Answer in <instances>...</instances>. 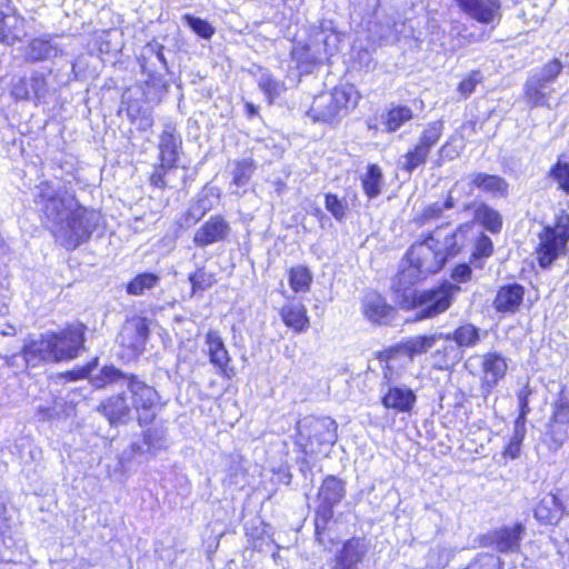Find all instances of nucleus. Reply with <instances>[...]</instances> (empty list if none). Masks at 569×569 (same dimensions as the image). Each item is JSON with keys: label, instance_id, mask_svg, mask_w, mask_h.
<instances>
[{"label": "nucleus", "instance_id": "1", "mask_svg": "<svg viewBox=\"0 0 569 569\" xmlns=\"http://www.w3.org/2000/svg\"><path fill=\"white\" fill-rule=\"evenodd\" d=\"M37 204L44 226L66 249L87 242L101 222L99 211L81 206L73 189L46 181L36 188Z\"/></svg>", "mask_w": 569, "mask_h": 569}, {"label": "nucleus", "instance_id": "2", "mask_svg": "<svg viewBox=\"0 0 569 569\" xmlns=\"http://www.w3.org/2000/svg\"><path fill=\"white\" fill-rule=\"evenodd\" d=\"M91 382L96 388H103L111 383L126 387V396L140 425L151 423L161 408L160 396L153 387L136 375L124 373L113 366L103 367L98 375L91 377Z\"/></svg>", "mask_w": 569, "mask_h": 569}, {"label": "nucleus", "instance_id": "3", "mask_svg": "<svg viewBox=\"0 0 569 569\" xmlns=\"http://www.w3.org/2000/svg\"><path fill=\"white\" fill-rule=\"evenodd\" d=\"M439 231H431L422 241L413 243L407 252L408 266L392 280V290L399 295L431 273L440 271L446 262L437 247Z\"/></svg>", "mask_w": 569, "mask_h": 569}, {"label": "nucleus", "instance_id": "4", "mask_svg": "<svg viewBox=\"0 0 569 569\" xmlns=\"http://www.w3.org/2000/svg\"><path fill=\"white\" fill-rule=\"evenodd\" d=\"M460 291V286L451 281H443L420 292L412 291L410 287L399 292L402 298L399 303L403 309L415 310L416 321L433 319L451 307Z\"/></svg>", "mask_w": 569, "mask_h": 569}, {"label": "nucleus", "instance_id": "5", "mask_svg": "<svg viewBox=\"0 0 569 569\" xmlns=\"http://www.w3.org/2000/svg\"><path fill=\"white\" fill-rule=\"evenodd\" d=\"M358 101V92L352 86H339L332 91L315 97L308 116L315 121L338 122L346 117Z\"/></svg>", "mask_w": 569, "mask_h": 569}, {"label": "nucleus", "instance_id": "6", "mask_svg": "<svg viewBox=\"0 0 569 569\" xmlns=\"http://www.w3.org/2000/svg\"><path fill=\"white\" fill-rule=\"evenodd\" d=\"M296 443L306 455L319 453L337 441V423L329 417H306L298 421Z\"/></svg>", "mask_w": 569, "mask_h": 569}, {"label": "nucleus", "instance_id": "7", "mask_svg": "<svg viewBox=\"0 0 569 569\" xmlns=\"http://www.w3.org/2000/svg\"><path fill=\"white\" fill-rule=\"evenodd\" d=\"M562 62L555 58L533 71L523 86V101L530 108L548 107L549 98L555 92L553 83L561 74Z\"/></svg>", "mask_w": 569, "mask_h": 569}, {"label": "nucleus", "instance_id": "8", "mask_svg": "<svg viewBox=\"0 0 569 569\" xmlns=\"http://www.w3.org/2000/svg\"><path fill=\"white\" fill-rule=\"evenodd\" d=\"M346 496L345 482L335 477L328 476L321 483L317 496V510L315 518L316 539L325 545V532L333 518V508L340 503Z\"/></svg>", "mask_w": 569, "mask_h": 569}, {"label": "nucleus", "instance_id": "9", "mask_svg": "<svg viewBox=\"0 0 569 569\" xmlns=\"http://www.w3.org/2000/svg\"><path fill=\"white\" fill-rule=\"evenodd\" d=\"M569 240V217L561 216L553 227H547L540 234L537 249L539 264L546 268L552 263Z\"/></svg>", "mask_w": 569, "mask_h": 569}, {"label": "nucleus", "instance_id": "10", "mask_svg": "<svg viewBox=\"0 0 569 569\" xmlns=\"http://www.w3.org/2000/svg\"><path fill=\"white\" fill-rule=\"evenodd\" d=\"M442 131L443 122L441 120L430 122L423 129L417 144L402 157L400 168L411 173L416 168L423 164L428 159L431 148L441 138Z\"/></svg>", "mask_w": 569, "mask_h": 569}, {"label": "nucleus", "instance_id": "11", "mask_svg": "<svg viewBox=\"0 0 569 569\" xmlns=\"http://www.w3.org/2000/svg\"><path fill=\"white\" fill-rule=\"evenodd\" d=\"M84 330L82 323L69 325L59 332H48L49 340H52V351L56 362L74 359L79 351L84 348Z\"/></svg>", "mask_w": 569, "mask_h": 569}, {"label": "nucleus", "instance_id": "12", "mask_svg": "<svg viewBox=\"0 0 569 569\" xmlns=\"http://www.w3.org/2000/svg\"><path fill=\"white\" fill-rule=\"evenodd\" d=\"M163 50V44L152 40L142 47L138 57L142 73L147 74L153 83L161 82L163 77L169 73Z\"/></svg>", "mask_w": 569, "mask_h": 569}, {"label": "nucleus", "instance_id": "13", "mask_svg": "<svg viewBox=\"0 0 569 569\" xmlns=\"http://www.w3.org/2000/svg\"><path fill=\"white\" fill-rule=\"evenodd\" d=\"M330 38L331 36L320 31L317 33V43H296L291 57L297 67L303 72H310L315 66L322 63L328 54L327 46Z\"/></svg>", "mask_w": 569, "mask_h": 569}, {"label": "nucleus", "instance_id": "14", "mask_svg": "<svg viewBox=\"0 0 569 569\" xmlns=\"http://www.w3.org/2000/svg\"><path fill=\"white\" fill-rule=\"evenodd\" d=\"M368 545L363 539L351 538L337 550L331 569H363Z\"/></svg>", "mask_w": 569, "mask_h": 569}, {"label": "nucleus", "instance_id": "15", "mask_svg": "<svg viewBox=\"0 0 569 569\" xmlns=\"http://www.w3.org/2000/svg\"><path fill=\"white\" fill-rule=\"evenodd\" d=\"M361 312L370 323L378 326H387L396 317V309L377 291H369L362 297Z\"/></svg>", "mask_w": 569, "mask_h": 569}, {"label": "nucleus", "instance_id": "16", "mask_svg": "<svg viewBox=\"0 0 569 569\" xmlns=\"http://www.w3.org/2000/svg\"><path fill=\"white\" fill-rule=\"evenodd\" d=\"M230 231L229 222L222 216L214 214L196 230L192 242L199 248H204L226 241Z\"/></svg>", "mask_w": 569, "mask_h": 569}, {"label": "nucleus", "instance_id": "17", "mask_svg": "<svg viewBox=\"0 0 569 569\" xmlns=\"http://www.w3.org/2000/svg\"><path fill=\"white\" fill-rule=\"evenodd\" d=\"M473 226L471 222L459 224L453 231L443 234L441 228H436L433 231H439L437 247L439 252L445 256V262L450 258L456 257L468 243V236L472 231Z\"/></svg>", "mask_w": 569, "mask_h": 569}, {"label": "nucleus", "instance_id": "18", "mask_svg": "<svg viewBox=\"0 0 569 569\" xmlns=\"http://www.w3.org/2000/svg\"><path fill=\"white\" fill-rule=\"evenodd\" d=\"M508 369L505 357L497 352H488L482 357L481 361V391L489 395L498 382L506 376Z\"/></svg>", "mask_w": 569, "mask_h": 569}, {"label": "nucleus", "instance_id": "19", "mask_svg": "<svg viewBox=\"0 0 569 569\" xmlns=\"http://www.w3.org/2000/svg\"><path fill=\"white\" fill-rule=\"evenodd\" d=\"M181 144L182 139L176 124L172 122L164 123L158 146L160 161H162L163 166H168L169 168L176 167Z\"/></svg>", "mask_w": 569, "mask_h": 569}, {"label": "nucleus", "instance_id": "20", "mask_svg": "<svg viewBox=\"0 0 569 569\" xmlns=\"http://www.w3.org/2000/svg\"><path fill=\"white\" fill-rule=\"evenodd\" d=\"M149 323L147 318L133 317L126 321L119 335L121 345L133 351H142L149 338Z\"/></svg>", "mask_w": 569, "mask_h": 569}, {"label": "nucleus", "instance_id": "21", "mask_svg": "<svg viewBox=\"0 0 569 569\" xmlns=\"http://www.w3.org/2000/svg\"><path fill=\"white\" fill-rule=\"evenodd\" d=\"M525 292V287L519 283L501 286L496 293L492 307L499 313L513 315L519 311Z\"/></svg>", "mask_w": 569, "mask_h": 569}, {"label": "nucleus", "instance_id": "22", "mask_svg": "<svg viewBox=\"0 0 569 569\" xmlns=\"http://www.w3.org/2000/svg\"><path fill=\"white\" fill-rule=\"evenodd\" d=\"M63 53L62 47L48 34L30 40L23 51L26 61L39 62L57 58Z\"/></svg>", "mask_w": 569, "mask_h": 569}, {"label": "nucleus", "instance_id": "23", "mask_svg": "<svg viewBox=\"0 0 569 569\" xmlns=\"http://www.w3.org/2000/svg\"><path fill=\"white\" fill-rule=\"evenodd\" d=\"M52 340H49L48 332L39 339L31 340L24 345L21 353L27 366L36 367L41 362H56L54 352L52 351Z\"/></svg>", "mask_w": 569, "mask_h": 569}, {"label": "nucleus", "instance_id": "24", "mask_svg": "<svg viewBox=\"0 0 569 569\" xmlns=\"http://www.w3.org/2000/svg\"><path fill=\"white\" fill-rule=\"evenodd\" d=\"M463 210H472L473 219L491 233H499L503 219L501 213L483 201H472L463 204Z\"/></svg>", "mask_w": 569, "mask_h": 569}, {"label": "nucleus", "instance_id": "25", "mask_svg": "<svg viewBox=\"0 0 569 569\" xmlns=\"http://www.w3.org/2000/svg\"><path fill=\"white\" fill-rule=\"evenodd\" d=\"M416 401V393L407 386H389L381 399L383 407L397 412H410Z\"/></svg>", "mask_w": 569, "mask_h": 569}, {"label": "nucleus", "instance_id": "26", "mask_svg": "<svg viewBox=\"0 0 569 569\" xmlns=\"http://www.w3.org/2000/svg\"><path fill=\"white\" fill-rule=\"evenodd\" d=\"M131 410L124 391L103 400L98 407V411H100L111 425L124 423L130 418Z\"/></svg>", "mask_w": 569, "mask_h": 569}, {"label": "nucleus", "instance_id": "27", "mask_svg": "<svg viewBox=\"0 0 569 569\" xmlns=\"http://www.w3.org/2000/svg\"><path fill=\"white\" fill-rule=\"evenodd\" d=\"M471 183H473L479 191L488 193L493 198H507L509 196V182L497 174L473 171L471 172Z\"/></svg>", "mask_w": 569, "mask_h": 569}, {"label": "nucleus", "instance_id": "28", "mask_svg": "<svg viewBox=\"0 0 569 569\" xmlns=\"http://www.w3.org/2000/svg\"><path fill=\"white\" fill-rule=\"evenodd\" d=\"M523 533L525 527L521 523L501 528L491 535V545L500 552L518 551Z\"/></svg>", "mask_w": 569, "mask_h": 569}, {"label": "nucleus", "instance_id": "29", "mask_svg": "<svg viewBox=\"0 0 569 569\" xmlns=\"http://www.w3.org/2000/svg\"><path fill=\"white\" fill-rule=\"evenodd\" d=\"M563 513V507L556 495L547 493L535 509V518L542 525L557 523Z\"/></svg>", "mask_w": 569, "mask_h": 569}, {"label": "nucleus", "instance_id": "30", "mask_svg": "<svg viewBox=\"0 0 569 569\" xmlns=\"http://www.w3.org/2000/svg\"><path fill=\"white\" fill-rule=\"evenodd\" d=\"M280 317L284 325L297 333L306 331L310 325L307 309L300 302H289L284 305L280 309Z\"/></svg>", "mask_w": 569, "mask_h": 569}, {"label": "nucleus", "instance_id": "31", "mask_svg": "<svg viewBox=\"0 0 569 569\" xmlns=\"http://www.w3.org/2000/svg\"><path fill=\"white\" fill-rule=\"evenodd\" d=\"M206 345L210 362L219 370L224 371L230 357L220 335L217 331L209 330L206 335Z\"/></svg>", "mask_w": 569, "mask_h": 569}, {"label": "nucleus", "instance_id": "32", "mask_svg": "<svg viewBox=\"0 0 569 569\" xmlns=\"http://www.w3.org/2000/svg\"><path fill=\"white\" fill-rule=\"evenodd\" d=\"M439 338L447 341H455L458 349L471 348L480 341V330L472 323H463L453 332H439Z\"/></svg>", "mask_w": 569, "mask_h": 569}, {"label": "nucleus", "instance_id": "33", "mask_svg": "<svg viewBox=\"0 0 569 569\" xmlns=\"http://www.w3.org/2000/svg\"><path fill=\"white\" fill-rule=\"evenodd\" d=\"M256 163L252 159H242L233 162L232 180L230 182L231 192L241 194L244 192L253 172Z\"/></svg>", "mask_w": 569, "mask_h": 569}, {"label": "nucleus", "instance_id": "34", "mask_svg": "<svg viewBox=\"0 0 569 569\" xmlns=\"http://www.w3.org/2000/svg\"><path fill=\"white\" fill-rule=\"evenodd\" d=\"M439 333L430 336H415L403 340L399 348L408 357L413 358L418 355L428 352L437 342Z\"/></svg>", "mask_w": 569, "mask_h": 569}, {"label": "nucleus", "instance_id": "35", "mask_svg": "<svg viewBox=\"0 0 569 569\" xmlns=\"http://www.w3.org/2000/svg\"><path fill=\"white\" fill-rule=\"evenodd\" d=\"M22 22L16 16H6L0 12V42L14 44L22 38Z\"/></svg>", "mask_w": 569, "mask_h": 569}, {"label": "nucleus", "instance_id": "36", "mask_svg": "<svg viewBox=\"0 0 569 569\" xmlns=\"http://www.w3.org/2000/svg\"><path fill=\"white\" fill-rule=\"evenodd\" d=\"M458 202V197H453L452 194H447V198L443 202H432L423 208L421 213L417 218V222L420 224H425L429 220L438 219L442 216L445 210H449L456 207Z\"/></svg>", "mask_w": 569, "mask_h": 569}, {"label": "nucleus", "instance_id": "37", "mask_svg": "<svg viewBox=\"0 0 569 569\" xmlns=\"http://www.w3.org/2000/svg\"><path fill=\"white\" fill-rule=\"evenodd\" d=\"M247 536L252 542L253 549L263 551L264 547H270L273 542L270 535V527L258 520L257 525L246 528Z\"/></svg>", "mask_w": 569, "mask_h": 569}, {"label": "nucleus", "instance_id": "38", "mask_svg": "<svg viewBox=\"0 0 569 569\" xmlns=\"http://www.w3.org/2000/svg\"><path fill=\"white\" fill-rule=\"evenodd\" d=\"M361 183L365 193L370 198H376L381 192L382 172L378 164H370L367 172L361 177Z\"/></svg>", "mask_w": 569, "mask_h": 569}, {"label": "nucleus", "instance_id": "39", "mask_svg": "<svg viewBox=\"0 0 569 569\" xmlns=\"http://www.w3.org/2000/svg\"><path fill=\"white\" fill-rule=\"evenodd\" d=\"M258 86L266 94L268 102L271 104L273 100L279 97L284 90V83L278 79H276L269 71L262 70L259 79Z\"/></svg>", "mask_w": 569, "mask_h": 569}, {"label": "nucleus", "instance_id": "40", "mask_svg": "<svg viewBox=\"0 0 569 569\" xmlns=\"http://www.w3.org/2000/svg\"><path fill=\"white\" fill-rule=\"evenodd\" d=\"M159 281L160 278L156 273H140L128 283L127 292L132 296H141L158 286Z\"/></svg>", "mask_w": 569, "mask_h": 569}, {"label": "nucleus", "instance_id": "41", "mask_svg": "<svg viewBox=\"0 0 569 569\" xmlns=\"http://www.w3.org/2000/svg\"><path fill=\"white\" fill-rule=\"evenodd\" d=\"M412 110L406 106H398L388 111L385 117V126L388 131L398 130L403 123L412 119Z\"/></svg>", "mask_w": 569, "mask_h": 569}, {"label": "nucleus", "instance_id": "42", "mask_svg": "<svg viewBox=\"0 0 569 569\" xmlns=\"http://www.w3.org/2000/svg\"><path fill=\"white\" fill-rule=\"evenodd\" d=\"M311 281L312 276L308 268L298 266L290 270L289 283L295 292L309 290Z\"/></svg>", "mask_w": 569, "mask_h": 569}, {"label": "nucleus", "instance_id": "43", "mask_svg": "<svg viewBox=\"0 0 569 569\" xmlns=\"http://www.w3.org/2000/svg\"><path fill=\"white\" fill-rule=\"evenodd\" d=\"M547 437L549 438L548 446L550 450H559L568 438V425L560 422L549 421Z\"/></svg>", "mask_w": 569, "mask_h": 569}, {"label": "nucleus", "instance_id": "44", "mask_svg": "<svg viewBox=\"0 0 569 569\" xmlns=\"http://www.w3.org/2000/svg\"><path fill=\"white\" fill-rule=\"evenodd\" d=\"M550 420L560 422L562 425H569V395L562 388L556 401L553 402V411Z\"/></svg>", "mask_w": 569, "mask_h": 569}, {"label": "nucleus", "instance_id": "45", "mask_svg": "<svg viewBox=\"0 0 569 569\" xmlns=\"http://www.w3.org/2000/svg\"><path fill=\"white\" fill-rule=\"evenodd\" d=\"M449 36L456 41L455 47L457 48H461L477 41V37L473 33L468 32L467 27L459 21L451 22Z\"/></svg>", "mask_w": 569, "mask_h": 569}, {"label": "nucleus", "instance_id": "46", "mask_svg": "<svg viewBox=\"0 0 569 569\" xmlns=\"http://www.w3.org/2000/svg\"><path fill=\"white\" fill-rule=\"evenodd\" d=\"M325 208L336 220L342 221L347 216L348 204L343 199H339L336 194L327 193L325 196Z\"/></svg>", "mask_w": 569, "mask_h": 569}, {"label": "nucleus", "instance_id": "47", "mask_svg": "<svg viewBox=\"0 0 569 569\" xmlns=\"http://www.w3.org/2000/svg\"><path fill=\"white\" fill-rule=\"evenodd\" d=\"M189 281L192 287V291H206L210 289L216 282L213 273L207 272L204 269H198L194 273L189 276Z\"/></svg>", "mask_w": 569, "mask_h": 569}, {"label": "nucleus", "instance_id": "48", "mask_svg": "<svg viewBox=\"0 0 569 569\" xmlns=\"http://www.w3.org/2000/svg\"><path fill=\"white\" fill-rule=\"evenodd\" d=\"M432 357L439 362L440 367H445L450 363L453 365L461 359L458 347L452 345L445 346L442 349L436 350Z\"/></svg>", "mask_w": 569, "mask_h": 569}, {"label": "nucleus", "instance_id": "49", "mask_svg": "<svg viewBox=\"0 0 569 569\" xmlns=\"http://www.w3.org/2000/svg\"><path fill=\"white\" fill-rule=\"evenodd\" d=\"M183 19L186 20L188 27H190L192 31L196 32L199 37L203 39H209L212 37L214 29L208 21L189 14H186Z\"/></svg>", "mask_w": 569, "mask_h": 569}, {"label": "nucleus", "instance_id": "50", "mask_svg": "<svg viewBox=\"0 0 569 569\" xmlns=\"http://www.w3.org/2000/svg\"><path fill=\"white\" fill-rule=\"evenodd\" d=\"M476 186L471 183V172L467 174L466 177L461 178L460 180L456 181L451 189L449 190L448 194H452L453 197H470L473 194Z\"/></svg>", "mask_w": 569, "mask_h": 569}, {"label": "nucleus", "instance_id": "51", "mask_svg": "<svg viewBox=\"0 0 569 569\" xmlns=\"http://www.w3.org/2000/svg\"><path fill=\"white\" fill-rule=\"evenodd\" d=\"M482 82L481 72L478 70L471 71L467 78H465L458 87L459 92L466 98L470 96L476 87Z\"/></svg>", "mask_w": 569, "mask_h": 569}, {"label": "nucleus", "instance_id": "52", "mask_svg": "<svg viewBox=\"0 0 569 569\" xmlns=\"http://www.w3.org/2000/svg\"><path fill=\"white\" fill-rule=\"evenodd\" d=\"M30 81V88H31V98L33 99H41L43 98L48 92V84L46 77L42 73L36 72L32 74V77L29 79Z\"/></svg>", "mask_w": 569, "mask_h": 569}, {"label": "nucleus", "instance_id": "53", "mask_svg": "<svg viewBox=\"0 0 569 569\" xmlns=\"http://www.w3.org/2000/svg\"><path fill=\"white\" fill-rule=\"evenodd\" d=\"M144 445L149 452H156L164 447L162 432L156 429H148L143 433Z\"/></svg>", "mask_w": 569, "mask_h": 569}, {"label": "nucleus", "instance_id": "54", "mask_svg": "<svg viewBox=\"0 0 569 569\" xmlns=\"http://www.w3.org/2000/svg\"><path fill=\"white\" fill-rule=\"evenodd\" d=\"M551 174L558 181L560 188L569 193V163L558 162Z\"/></svg>", "mask_w": 569, "mask_h": 569}, {"label": "nucleus", "instance_id": "55", "mask_svg": "<svg viewBox=\"0 0 569 569\" xmlns=\"http://www.w3.org/2000/svg\"><path fill=\"white\" fill-rule=\"evenodd\" d=\"M492 251H493V244H492L491 239L488 236H486L485 233H480V236L478 237V239L476 241L475 251H473L472 256L475 258L489 257V256H491Z\"/></svg>", "mask_w": 569, "mask_h": 569}, {"label": "nucleus", "instance_id": "56", "mask_svg": "<svg viewBox=\"0 0 569 569\" xmlns=\"http://www.w3.org/2000/svg\"><path fill=\"white\" fill-rule=\"evenodd\" d=\"M30 90L31 88L29 79L20 78L12 84L11 94L16 99L29 100L32 99Z\"/></svg>", "mask_w": 569, "mask_h": 569}, {"label": "nucleus", "instance_id": "57", "mask_svg": "<svg viewBox=\"0 0 569 569\" xmlns=\"http://www.w3.org/2000/svg\"><path fill=\"white\" fill-rule=\"evenodd\" d=\"M472 269L467 263L458 264L451 272V279L455 281V284L466 283L471 280Z\"/></svg>", "mask_w": 569, "mask_h": 569}, {"label": "nucleus", "instance_id": "58", "mask_svg": "<svg viewBox=\"0 0 569 569\" xmlns=\"http://www.w3.org/2000/svg\"><path fill=\"white\" fill-rule=\"evenodd\" d=\"M532 393L531 388L529 385H526L519 392H518V405H519V416L522 417V419L527 418V415L530 412L529 407V397Z\"/></svg>", "mask_w": 569, "mask_h": 569}, {"label": "nucleus", "instance_id": "59", "mask_svg": "<svg viewBox=\"0 0 569 569\" xmlns=\"http://www.w3.org/2000/svg\"><path fill=\"white\" fill-rule=\"evenodd\" d=\"M170 168L163 166L161 162L159 167L154 168L153 173L150 176V183L157 188L164 189L168 184L166 181V174Z\"/></svg>", "mask_w": 569, "mask_h": 569}, {"label": "nucleus", "instance_id": "60", "mask_svg": "<svg viewBox=\"0 0 569 569\" xmlns=\"http://www.w3.org/2000/svg\"><path fill=\"white\" fill-rule=\"evenodd\" d=\"M526 431H527L526 430V419H522V417H517V419L515 421L513 433H512L511 438L517 439L520 442H522L525 439V436H526Z\"/></svg>", "mask_w": 569, "mask_h": 569}, {"label": "nucleus", "instance_id": "61", "mask_svg": "<svg viewBox=\"0 0 569 569\" xmlns=\"http://www.w3.org/2000/svg\"><path fill=\"white\" fill-rule=\"evenodd\" d=\"M522 442L517 439L510 438L508 446L505 449V455L515 459L520 453Z\"/></svg>", "mask_w": 569, "mask_h": 569}, {"label": "nucleus", "instance_id": "62", "mask_svg": "<svg viewBox=\"0 0 569 569\" xmlns=\"http://www.w3.org/2000/svg\"><path fill=\"white\" fill-rule=\"evenodd\" d=\"M207 208L201 206V200L198 201L196 207H192L189 211V214L196 216V219L199 220L207 212Z\"/></svg>", "mask_w": 569, "mask_h": 569}, {"label": "nucleus", "instance_id": "63", "mask_svg": "<svg viewBox=\"0 0 569 569\" xmlns=\"http://www.w3.org/2000/svg\"><path fill=\"white\" fill-rule=\"evenodd\" d=\"M246 112L249 118H252L258 113V108L253 103L247 102Z\"/></svg>", "mask_w": 569, "mask_h": 569}, {"label": "nucleus", "instance_id": "64", "mask_svg": "<svg viewBox=\"0 0 569 569\" xmlns=\"http://www.w3.org/2000/svg\"><path fill=\"white\" fill-rule=\"evenodd\" d=\"M39 412L42 413V418L47 420H50L57 416V413L52 412L50 409H43L41 407L39 408Z\"/></svg>", "mask_w": 569, "mask_h": 569}]
</instances>
